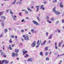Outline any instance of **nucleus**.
Returning <instances> with one entry per match:
<instances>
[{"label":"nucleus","instance_id":"f257e3e1","mask_svg":"<svg viewBox=\"0 0 64 64\" xmlns=\"http://www.w3.org/2000/svg\"><path fill=\"white\" fill-rule=\"evenodd\" d=\"M33 23L36 25L37 26H38L39 25V24L35 20H33L32 21Z\"/></svg>","mask_w":64,"mask_h":64},{"label":"nucleus","instance_id":"f03ea898","mask_svg":"<svg viewBox=\"0 0 64 64\" xmlns=\"http://www.w3.org/2000/svg\"><path fill=\"white\" fill-rule=\"evenodd\" d=\"M36 43V41H34L32 44V47H35V44Z\"/></svg>","mask_w":64,"mask_h":64},{"label":"nucleus","instance_id":"7ed1b4c3","mask_svg":"<svg viewBox=\"0 0 64 64\" xmlns=\"http://www.w3.org/2000/svg\"><path fill=\"white\" fill-rule=\"evenodd\" d=\"M9 62V61L7 60H4V63L5 64H8Z\"/></svg>","mask_w":64,"mask_h":64},{"label":"nucleus","instance_id":"20e7f679","mask_svg":"<svg viewBox=\"0 0 64 64\" xmlns=\"http://www.w3.org/2000/svg\"><path fill=\"white\" fill-rule=\"evenodd\" d=\"M55 14H56V15H59V14H60V12H58L56 11L55 12Z\"/></svg>","mask_w":64,"mask_h":64},{"label":"nucleus","instance_id":"39448f33","mask_svg":"<svg viewBox=\"0 0 64 64\" xmlns=\"http://www.w3.org/2000/svg\"><path fill=\"white\" fill-rule=\"evenodd\" d=\"M26 40H29V37L28 36V34H26Z\"/></svg>","mask_w":64,"mask_h":64},{"label":"nucleus","instance_id":"423d86ee","mask_svg":"<svg viewBox=\"0 0 64 64\" xmlns=\"http://www.w3.org/2000/svg\"><path fill=\"white\" fill-rule=\"evenodd\" d=\"M23 52L24 54H26V53H27V51H25V50H24L23 51Z\"/></svg>","mask_w":64,"mask_h":64},{"label":"nucleus","instance_id":"0eeeda50","mask_svg":"<svg viewBox=\"0 0 64 64\" xmlns=\"http://www.w3.org/2000/svg\"><path fill=\"white\" fill-rule=\"evenodd\" d=\"M1 18L4 19H6V17L4 16H2L1 17Z\"/></svg>","mask_w":64,"mask_h":64},{"label":"nucleus","instance_id":"6e6552de","mask_svg":"<svg viewBox=\"0 0 64 64\" xmlns=\"http://www.w3.org/2000/svg\"><path fill=\"white\" fill-rule=\"evenodd\" d=\"M60 7H62V8H63V4H62V3L61 2L60 3Z\"/></svg>","mask_w":64,"mask_h":64},{"label":"nucleus","instance_id":"1a4fd4ad","mask_svg":"<svg viewBox=\"0 0 64 64\" xmlns=\"http://www.w3.org/2000/svg\"><path fill=\"white\" fill-rule=\"evenodd\" d=\"M19 51V50L17 49L16 48L15 50V52L16 53H17Z\"/></svg>","mask_w":64,"mask_h":64},{"label":"nucleus","instance_id":"9d476101","mask_svg":"<svg viewBox=\"0 0 64 64\" xmlns=\"http://www.w3.org/2000/svg\"><path fill=\"white\" fill-rule=\"evenodd\" d=\"M12 57H15V53H12Z\"/></svg>","mask_w":64,"mask_h":64},{"label":"nucleus","instance_id":"9b49d317","mask_svg":"<svg viewBox=\"0 0 64 64\" xmlns=\"http://www.w3.org/2000/svg\"><path fill=\"white\" fill-rule=\"evenodd\" d=\"M27 9L28 11H30V12H31V11H32V10H31V9H30V8H28Z\"/></svg>","mask_w":64,"mask_h":64},{"label":"nucleus","instance_id":"f8f14e48","mask_svg":"<svg viewBox=\"0 0 64 64\" xmlns=\"http://www.w3.org/2000/svg\"><path fill=\"white\" fill-rule=\"evenodd\" d=\"M5 63V60H4L1 62V63L0 64H3V63Z\"/></svg>","mask_w":64,"mask_h":64},{"label":"nucleus","instance_id":"ddd939ff","mask_svg":"<svg viewBox=\"0 0 64 64\" xmlns=\"http://www.w3.org/2000/svg\"><path fill=\"white\" fill-rule=\"evenodd\" d=\"M39 40H38L37 42V44L38 45H40V43H39Z\"/></svg>","mask_w":64,"mask_h":64},{"label":"nucleus","instance_id":"4468645a","mask_svg":"<svg viewBox=\"0 0 64 64\" xmlns=\"http://www.w3.org/2000/svg\"><path fill=\"white\" fill-rule=\"evenodd\" d=\"M55 8H56V7H55L53 8V10H52L53 12H55L56 11V10H55Z\"/></svg>","mask_w":64,"mask_h":64},{"label":"nucleus","instance_id":"2eb2a0df","mask_svg":"<svg viewBox=\"0 0 64 64\" xmlns=\"http://www.w3.org/2000/svg\"><path fill=\"white\" fill-rule=\"evenodd\" d=\"M53 35L52 34H51V36H50L48 38V39H51L52 38V36Z\"/></svg>","mask_w":64,"mask_h":64},{"label":"nucleus","instance_id":"dca6fc26","mask_svg":"<svg viewBox=\"0 0 64 64\" xmlns=\"http://www.w3.org/2000/svg\"><path fill=\"white\" fill-rule=\"evenodd\" d=\"M25 13H26V14H28L29 12L27 10H26L25 11Z\"/></svg>","mask_w":64,"mask_h":64},{"label":"nucleus","instance_id":"f3484780","mask_svg":"<svg viewBox=\"0 0 64 64\" xmlns=\"http://www.w3.org/2000/svg\"><path fill=\"white\" fill-rule=\"evenodd\" d=\"M46 59L47 61H49V58L48 57H47L46 58Z\"/></svg>","mask_w":64,"mask_h":64},{"label":"nucleus","instance_id":"a211bd4d","mask_svg":"<svg viewBox=\"0 0 64 64\" xmlns=\"http://www.w3.org/2000/svg\"><path fill=\"white\" fill-rule=\"evenodd\" d=\"M28 61H31V62L32 61V59L29 58L28 60Z\"/></svg>","mask_w":64,"mask_h":64},{"label":"nucleus","instance_id":"6ab92c4d","mask_svg":"<svg viewBox=\"0 0 64 64\" xmlns=\"http://www.w3.org/2000/svg\"><path fill=\"white\" fill-rule=\"evenodd\" d=\"M4 31L5 32H6V33L7 32V31H8V30H7V28L5 29Z\"/></svg>","mask_w":64,"mask_h":64},{"label":"nucleus","instance_id":"aec40b11","mask_svg":"<svg viewBox=\"0 0 64 64\" xmlns=\"http://www.w3.org/2000/svg\"><path fill=\"white\" fill-rule=\"evenodd\" d=\"M45 50V51H47L48 50V47L47 46L44 49Z\"/></svg>","mask_w":64,"mask_h":64},{"label":"nucleus","instance_id":"412c9836","mask_svg":"<svg viewBox=\"0 0 64 64\" xmlns=\"http://www.w3.org/2000/svg\"><path fill=\"white\" fill-rule=\"evenodd\" d=\"M9 11H10V14H13V13L11 11V9Z\"/></svg>","mask_w":64,"mask_h":64},{"label":"nucleus","instance_id":"4be33fe9","mask_svg":"<svg viewBox=\"0 0 64 64\" xmlns=\"http://www.w3.org/2000/svg\"><path fill=\"white\" fill-rule=\"evenodd\" d=\"M36 17L37 18L38 20V21H40V19H39V17L37 16H36Z\"/></svg>","mask_w":64,"mask_h":64},{"label":"nucleus","instance_id":"5701e85b","mask_svg":"<svg viewBox=\"0 0 64 64\" xmlns=\"http://www.w3.org/2000/svg\"><path fill=\"white\" fill-rule=\"evenodd\" d=\"M9 48L10 49V50H12V48H11V46H10H10H9Z\"/></svg>","mask_w":64,"mask_h":64},{"label":"nucleus","instance_id":"b1692460","mask_svg":"<svg viewBox=\"0 0 64 64\" xmlns=\"http://www.w3.org/2000/svg\"><path fill=\"white\" fill-rule=\"evenodd\" d=\"M61 44H62V42H60L59 43L58 46L59 47L61 46Z\"/></svg>","mask_w":64,"mask_h":64},{"label":"nucleus","instance_id":"393cba45","mask_svg":"<svg viewBox=\"0 0 64 64\" xmlns=\"http://www.w3.org/2000/svg\"><path fill=\"white\" fill-rule=\"evenodd\" d=\"M40 54V55H41V56H43V52H41Z\"/></svg>","mask_w":64,"mask_h":64},{"label":"nucleus","instance_id":"a878e982","mask_svg":"<svg viewBox=\"0 0 64 64\" xmlns=\"http://www.w3.org/2000/svg\"><path fill=\"white\" fill-rule=\"evenodd\" d=\"M46 42V40H45L43 42V45H44L45 44V43Z\"/></svg>","mask_w":64,"mask_h":64},{"label":"nucleus","instance_id":"bb28decb","mask_svg":"<svg viewBox=\"0 0 64 64\" xmlns=\"http://www.w3.org/2000/svg\"><path fill=\"white\" fill-rule=\"evenodd\" d=\"M47 22H48L49 23H51V21H49V20H48L47 21Z\"/></svg>","mask_w":64,"mask_h":64},{"label":"nucleus","instance_id":"cd10ccee","mask_svg":"<svg viewBox=\"0 0 64 64\" xmlns=\"http://www.w3.org/2000/svg\"><path fill=\"white\" fill-rule=\"evenodd\" d=\"M3 12H0V16H1V15H2V14H3Z\"/></svg>","mask_w":64,"mask_h":64},{"label":"nucleus","instance_id":"c85d7f7f","mask_svg":"<svg viewBox=\"0 0 64 64\" xmlns=\"http://www.w3.org/2000/svg\"><path fill=\"white\" fill-rule=\"evenodd\" d=\"M28 54H26L25 56H24V57L25 58H26V57H28Z\"/></svg>","mask_w":64,"mask_h":64},{"label":"nucleus","instance_id":"c756f323","mask_svg":"<svg viewBox=\"0 0 64 64\" xmlns=\"http://www.w3.org/2000/svg\"><path fill=\"white\" fill-rule=\"evenodd\" d=\"M49 17L48 16H47L46 18V19L47 20L49 19Z\"/></svg>","mask_w":64,"mask_h":64},{"label":"nucleus","instance_id":"7c9ffc66","mask_svg":"<svg viewBox=\"0 0 64 64\" xmlns=\"http://www.w3.org/2000/svg\"><path fill=\"white\" fill-rule=\"evenodd\" d=\"M11 37H12V38H14V35L11 36Z\"/></svg>","mask_w":64,"mask_h":64},{"label":"nucleus","instance_id":"2f4dec72","mask_svg":"<svg viewBox=\"0 0 64 64\" xmlns=\"http://www.w3.org/2000/svg\"><path fill=\"white\" fill-rule=\"evenodd\" d=\"M9 42H10V43H12V41L11 40H10Z\"/></svg>","mask_w":64,"mask_h":64},{"label":"nucleus","instance_id":"473e14b6","mask_svg":"<svg viewBox=\"0 0 64 64\" xmlns=\"http://www.w3.org/2000/svg\"><path fill=\"white\" fill-rule=\"evenodd\" d=\"M1 55L2 56V55H4V53L3 52H1Z\"/></svg>","mask_w":64,"mask_h":64},{"label":"nucleus","instance_id":"72a5a7b5","mask_svg":"<svg viewBox=\"0 0 64 64\" xmlns=\"http://www.w3.org/2000/svg\"><path fill=\"white\" fill-rule=\"evenodd\" d=\"M64 19H62V23H63L64 22Z\"/></svg>","mask_w":64,"mask_h":64},{"label":"nucleus","instance_id":"f704fd0d","mask_svg":"<svg viewBox=\"0 0 64 64\" xmlns=\"http://www.w3.org/2000/svg\"><path fill=\"white\" fill-rule=\"evenodd\" d=\"M48 52H46V53L45 54H46V56H47V55H48Z\"/></svg>","mask_w":64,"mask_h":64},{"label":"nucleus","instance_id":"c9c22d12","mask_svg":"<svg viewBox=\"0 0 64 64\" xmlns=\"http://www.w3.org/2000/svg\"><path fill=\"white\" fill-rule=\"evenodd\" d=\"M58 33H60V30H58Z\"/></svg>","mask_w":64,"mask_h":64},{"label":"nucleus","instance_id":"e433bc0d","mask_svg":"<svg viewBox=\"0 0 64 64\" xmlns=\"http://www.w3.org/2000/svg\"><path fill=\"white\" fill-rule=\"evenodd\" d=\"M39 7V6H36V8H38Z\"/></svg>","mask_w":64,"mask_h":64},{"label":"nucleus","instance_id":"4c0bfd02","mask_svg":"<svg viewBox=\"0 0 64 64\" xmlns=\"http://www.w3.org/2000/svg\"><path fill=\"white\" fill-rule=\"evenodd\" d=\"M62 62V60H60L59 63V64H61V63Z\"/></svg>","mask_w":64,"mask_h":64},{"label":"nucleus","instance_id":"58836bf2","mask_svg":"<svg viewBox=\"0 0 64 64\" xmlns=\"http://www.w3.org/2000/svg\"><path fill=\"white\" fill-rule=\"evenodd\" d=\"M21 32H22V33H23V32H24V30H21Z\"/></svg>","mask_w":64,"mask_h":64},{"label":"nucleus","instance_id":"ea45409f","mask_svg":"<svg viewBox=\"0 0 64 64\" xmlns=\"http://www.w3.org/2000/svg\"><path fill=\"white\" fill-rule=\"evenodd\" d=\"M8 30H10V31H11V30H12V29H11V28H8Z\"/></svg>","mask_w":64,"mask_h":64},{"label":"nucleus","instance_id":"a19ab883","mask_svg":"<svg viewBox=\"0 0 64 64\" xmlns=\"http://www.w3.org/2000/svg\"><path fill=\"white\" fill-rule=\"evenodd\" d=\"M55 48L56 49H57L58 47H57V46H55Z\"/></svg>","mask_w":64,"mask_h":64},{"label":"nucleus","instance_id":"79ce46f5","mask_svg":"<svg viewBox=\"0 0 64 64\" xmlns=\"http://www.w3.org/2000/svg\"><path fill=\"white\" fill-rule=\"evenodd\" d=\"M39 8H37V10H36L37 12H38V11H39Z\"/></svg>","mask_w":64,"mask_h":64},{"label":"nucleus","instance_id":"37998d69","mask_svg":"<svg viewBox=\"0 0 64 64\" xmlns=\"http://www.w3.org/2000/svg\"><path fill=\"white\" fill-rule=\"evenodd\" d=\"M34 29L31 30V31L32 32H34Z\"/></svg>","mask_w":64,"mask_h":64},{"label":"nucleus","instance_id":"c03bdc74","mask_svg":"<svg viewBox=\"0 0 64 64\" xmlns=\"http://www.w3.org/2000/svg\"><path fill=\"white\" fill-rule=\"evenodd\" d=\"M46 36H48V32H46Z\"/></svg>","mask_w":64,"mask_h":64},{"label":"nucleus","instance_id":"a18cd8bd","mask_svg":"<svg viewBox=\"0 0 64 64\" xmlns=\"http://www.w3.org/2000/svg\"><path fill=\"white\" fill-rule=\"evenodd\" d=\"M8 11H9V10L8 9V10H7L6 11V12L7 13H8Z\"/></svg>","mask_w":64,"mask_h":64},{"label":"nucleus","instance_id":"49530a36","mask_svg":"<svg viewBox=\"0 0 64 64\" xmlns=\"http://www.w3.org/2000/svg\"><path fill=\"white\" fill-rule=\"evenodd\" d=\"M15 55L16 56H17L18 55V54L17 53H16V54H15Z\"/></svg>","mask_w":64,"mask_h":64},{"label":"nucleus","instance_id":"de8ad7c7","mask_svg":"<svg viewBox=\"0 0 64 64\" xmlns=\"http://www.w3.org/2000/svg\"><path fill=\"white\" fill-rule=\"evenodd\" d=\"M59 21H58L56 22V24H58V22H59Z\"/></svg>","mask_w":64,"mask_h":64},{"label":"nucleus","instance_id":"09e8293b","mask_svg":"<svg viewBox=\"0 0 64 64\" xmlns=\"http://www.w3.org/2000/svg\"><path fill=\"white\" fill-rule=\"evenodd\" d=\"M14 45H15V44L12 45V47H13L14 46Z\"/></svg>","mask_w":64,"mask_h":64},{"label":"nucleus","instance_id":"8fccbe9b","mask_svg":"<svg viewBox=\"0 0 64 64\" xmlns=\"http://www.w3.org/2000/svg\"><path fill=\"white\" fill-rule=\"evenodd\" d=\"M3 36V35L2 34L0 35V38H1V37H2Z\"/></svg>","mask_w":64,"mask_h":64},{"label":"nucleus","instance_id":"3c124183","mask_svg":"<svg viewBox=\"0 0 64 64\" xmlns=\"http://www.w3.org/2000/svg\"><path fill=\"white\" fill-rule=\"evenodd\" d=\"M43 6H44L43 5H42L41 6V8H43Z\"/></svg>","mask_w":64,"mask_h":64},{"label":"nucleus","instance_id":"603ef678","mask_svg":"<svg viewBox=\"0 0 64 64\" xmlns=\"http://www.w3.org/2000/svg\"><path fill=\"white\" fill-rule=\"evenodd\" d=\"M15 0V1H14V2L13 3V4H15V2H16V0Z\"/></svg>","mask_w":64,"mask_h":64},{"label":"nucleus","instance_id":"864d4df0","mask_svg":"<svg viewBox=\"0 0 64 64\" xmlns=\"http://www.w3.org/2000/svg\"><path fill=\"white\" fill-rule=\"evenodd\" d=\"M34 8V7L33 6H32L31 7V8L32 9V8Z\"/></svg>","mask_w":64,"mask_h":64},{"label":"nucleus","instance_id":"5fc2aeb1","mask_svg":"<svg viewBox=\"0 0 64 64\" xmlns=\"http://www.w3.org/2000/svg\"><path fill=\"white\" fill-rule=\"evenodd\" d=\"M29 34H30V35H31V32H28Z\"/></svg>","mask_w":64,"mask_h":64},{"label":"nucleus","instance_id":"6e6d98bb","mask_svg":"<svg viewBox=\"0 0 64 64\" xmlns=\"http://www.w3.org/2000/svg\"><path fill=\"white\" fill-rule=\"evenodd\" d=\"M22 3L21 2H19V4H21Z\"/></svg>","mask_w":64,"mask_h":64},{"label":"nucleus","instance_id":"4d7b16f0","mask_svg":"<svg viewBox=\"0 0 64 64\" xmlns=\"http://www.w3.org/2000/svg\"><path fill=\"white\" fill-rule=\"evenodd\" d=\"M3 56H4V58H6V55H3Z\"/></svg>","mask_w":64,"mask_h":64},{"label":"nucleus","instance_id":"13d9d810","mask_svg":"<svg viewBox=\"0 0 64 64\" xmlns=\"http://www.w3.org/2000/svg\"><path fill=\"white\" fill-rule=\"evenodd\" d=\"M25 35H24L22 36L23 37H25Z\"/></svg>","mask_w":64,"mask_h":64},{"label":"nucleus","instance_id":"bf43d9fd","mask_svg":"<svg viewBox=\"0 0 64 64\" xmlns=\"http://www.w3.org/2000/svg\"><path fill=\"white\" fill-rule=\"evenodd\" d=\"M55 46H57V42H56L55 43Z\"/></svg>","mask_w":64,"mask_h":64},{"label":"nucleus","instance_id":"052dcab7","mask_svg":"<svg viewBox=\"0 0 64 64\" xmlns=\"http://www.w3.org/2000/svg\"><path fill=\"white\" fill-rule=\"evenodd\" d=\"M15 38H16V39L17 38V36H15Z\"/></svg>","mask_w":64,"mask_h":64},{"label":"nucleus","instance_id":"680f3d73","mask_svg":"<svg viewBox=\"0 0 64 64\" xmlns=\"http://www.w3.org/2000/svg\"><path fill=\"white\" fill-rule=\"evenodd\" d=\"M22 11H25V10H22Z\"/></svg>","mask_w":64,"mask_h":64},{"label":"nucleus","instance_id":"e2e57ef3","mask_svg":"<svg viewBox=\"0 0 64 64\" xmlns=\"http://www.w3.org/2000/svg\"><path fill=\"white\" fill-rule=\"evenodd\" d=\"M2 26H4V23H3L2 24Z\"/></svg>","mask_w":64,"mask_h":64},{"label":"nucleus","instance_id":"0e129e2a","mask_svg":"<svg viewBox=\"0 0 64 64\" xmlns=\"http://www.w3.org/2000/svg\"><path fill=\"white\" fill-rule=\"evenodd\" d=\"M24 20L23 19V20H21L22 22H24Z\"/></svg>","mask_w":64,"mask_h":64},{"label":"nucleus","instance_id":"69168bd1","mask_svg":"<svg viewBox=\"0 0 64 64\" xmlns=\"http://www.w3.org/2000/svg\"><path fill=\"white\" fill-rule=\"evenodd\" d=\"M44 4H46V3H47V2H44Z\"/></svg>","mask_w":64,"mask_h":64},{"label":"nucleus","instance_id":"338daca9","mask_svg":"<svg viewBox=\"0 0 64 64\" xmlns=\"http://www.w3.org/2000/svg\"><path fill=\"white\" fill-rule=\"evenodd\" d=\"M64 47V44L62 45V47Z\"/></svg>","mask_w":64,"mask_h":64},{"label":"nucleus","instance_id":"774afa93","mask_svg":"<svg viewBox=\"0 0 64 64\" xmlns=\"http://www.w3.org/2000/svg\"><path fill=\"white\" fill-rule=\"evenodd\" d=\"M42 10H44V7H43V8H42Z\"/></svg>","mask_w":64,"mask_h":64}]
</instances>
